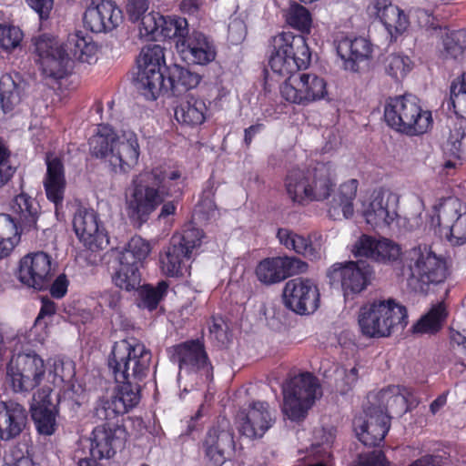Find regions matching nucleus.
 Segmentation results:
<instances>
[{"label": "nucleus", "instance_id": "obj_1", "mask_svg": "<svg viewBox=\"0 0 466 466\" xmlns=\"http://www.w3.org/2000/svg\"><path fill=\"white\" fill-rule=\"evenodd\" d=\"M184 187L179 171H168L155 167L144 172L133 181V190L127 201L129 215L140 224L148 219L149 215L163 204L157 220L169 229L177 212V198Z\"/></svg>", "mask_w": 466, "mask_h": 466}, {"label": "nucleus", "instance_id": "obj_2", "mask_svg": "<svg viewBox=\"0 0 466 466\" xmlns=\"http://www.w3.org/2000/svg\"><path fill=\"white\" fill-rule=\"evenodd\" d=\"M30 50L37 56L43 76L59 80L70 73L74 59L88 64L96 60L97 45L81 31L69 35L64 45L51 35L41 34L32 37Z\"/></svg>", "mask_w": 466, "mask_h": 466}, {"label": "nucleus", "instance_id": "obj_3", "mask_svg": "<svg viewBox=\"0 0 466 466\" xmlns=\"http://www.w3.org/2000/svg\"><path fill=\"white\" fill-rule=\"evenodd\" d=\"M90 152L108 162L115 174L128 173L138 162L140 147L135 132L117 134L111 127L101 125L89 139Z\"/></svg>", "mask_w": 466, "mask_h": 466}, {"label": "nucleus", "instance_id": "obj_4", "mask_svg": "<svg viewBox=\"0 0 466 466\" xmlns=\"http://www.w3.org/2000/svg\"><path fill=\"white\" fill-rule=\"evenodd\" d=\"M335 187V174L329 163L319 162L306 169L291 168L284 178V187L289 198L301 206L326 200Z\"/></svg>", "mask_w": 466, "mask_h": 466}, {"label": "nucleus", "instance_id": "obj_5", "mask_svg": "<svg viewBox=\"0 0 466 466\" xmlns=\"http://www.w3.org/2000/svg\"><path fill=\"white\" fill-rule=\"evenodd\" d=\"M400 272L411 289L426 292L431 285L446 279L448 268L446 259L431 246L419 245L404 252Z\"/></svg>", "mask_w": 466, "mask_h": 466}, {"label": "nucleus", "instance_id": "obj_6", "mask_svg": "<svg viewBox=\"0 0 466 466\" xmlns=\"http://www.w3.org/2000/svg\"><path fill=\"white\" fill-rule=\"evenodd\" d=\"M151 352L136 339L114 343L107 365L116 382L140 384L150 371Z\"/></svg>", "mask_w": 466, "mask_h": 466}, {"label": "nucleus", "instance_id": "obj_7", "mask_svg": "<svg viewBox=\"0 0 466 466\" xmlns=\"http://www.w3.org/2000/svg\"><path fill=\"white\" fill-rule=\"evenodd\" d=\"M358 323L364 337L387 338L407 326L408 313L406 308L393 299H378L360 309Z\"/></svg>", "mask_w": 466, "mask_h": 466}, {"label": "nucleus", "instance_id": "obj_8", "mask_svg": "<svg viewBox=\"0 0 466 466\" xmlns=\"http://www.w3.org/2000/svg\"><path fill=\"white\" fill-rule=\"evenodd\" d=\"M383 116L389 127L409 137L426 133L432 124L431 112L423 110L420 100L410 94L388 97Z\"/></svg>", "mask_w": 466, "mask_h": 466}, {"label": "nucleus", "instance_id": "obj_9", "mask_svg": "<svg viewBox=\"0 0 466 466\" xmlns=\"http://www.w3.org/2000/svg\"><path fill=\"white\" fill-rule=\"evenodd\" d=\"M270 46L268 65L279 76L306 69L310 64L311 53L302 35L282 32L271 38Z\"/></svg>", "mask_w": 466, "mask_h": 466}, {"label": "nucleus", "instance_id": "obj_10", "mask_svg": "<svg viewBox=\"0 0 466 466\" xmlns=\"http://www.w3.org/2000/svg\"><path fill=\"white\" fill-rule=\"evenodd\" d=\"M398 196L389 190H374L362 214L365 221L373 230L414 231L418 228L410 219L397 213Z\"/></svg>", "mask_w": 466, "mask_h": 466}, {"label": "nucleus", "instance_id": "obj_11", "mask_svg": "<svg viewBox=\"0 0 466 466\" xmlns=\"http://www.w3.org/2000/svg\"><path fill=\"white\" fill-rule=\"evenodd\" d=\"M46 378V364L34 350H17L6 366V382L15 392H29Z\"/></svg>", "mask_w": 466, "mask_h": 466}, {"label": "nucleus", "instance_id": "obj_12", "mask_svg": "<svg viewBox=\"0 0 466 466\" xmlns=\"http://www.w3.org/2000/svg\"><path fill=\"white\" fill-rule=\"evenodd\" d=\"M137 72L134 78L136 88L148 100L157 99L166 87L164 49L159 45L143 48L137 60Z\"/></svg>", "mask_w": 466, "mask_h": 466}, {"label": "nucleus", "instance_id": "obj_13", "mask_svg": "<svg viewBox=\"0 0 466 466\" xmlns=\"http://www.w3.org/2000/svg\"><path fill=\"white\" fill-rule=\"evenodd\" d=\"M282 392V410L293 421L304 419L315 400L321 395L318 380L309 372L291 378L283 386Z\"/></svg>", "mask_w": 466, "mask_h": 466}, {"label": "nucleus", "instance_id": "obj_14", "mask_svg": "<svg viewBox=\"0 0 466 466\" xmlns=\"http://www.w3.org/2000/svg\"><path fill=\"white\" fill-rule=\"evenodd\" d=\"M205 235H173L170 244L159 254V268L166 277L183 278L190 274V261Z\"/></svg>", "mask_w": 466, "mask_h": 466}, {"label": "nucleus", "instance_id": "obj_15", "mask_svg": "<svg viewBox=\"0 0 466 466\" xmlns=\"http://www.w3.org/2000/svg\"><path fill=\"white\" fill-rule=\"evenodd\" d=\"M200 451L209 466H222L232 459L236 451V441L228 419H219L208 429L201 441Z\"/></svg>", "mask_w": 466, "mask_h": 466}, {"label": "nucleus", "instance_id": "obj_16", "mask_svg": "<svg viewBox=\"0 0 466 466\" xmlns=\"http://www.w3.org/2000/svg\"><path fill=\"white\" fill-rule=\"evenodd\" d=\"M280 86L282 97L293 104L307 105L327 95L325 80L315 74L292 73Z\"/></svg>", "mask_w": 466, "mask_h": 466}, {"label": "nucleus", "instance_id": "obj_17", "mask_svg": "<svg viewBox=\"0 0 466 466\" xmlns=\"http://www.w3.org/2000/svg\"><path fill=\"white\" fill-rule=\"evenodd\" d=\"M370 276L369 266L355 261L336 262L326 271L329 284L340 286L345 298H352L366 289Z\"/></svg>", "mask_w": 466, "mask_h": 466}, {"label": "nucleus", "instance_id": "obj_18", "mask_svg": "<svg viewBox=\"0 0 466 466\" xmlns=\"http://www.w3.org/2000/svg\"><path fill=\"white\" fill-rule=\"evenodd\" d=\"M14 215L0 213V231L24 233L46 229L37 225L39 205L27 194L17 195L12 206Z\"/></svg>", "mask_w": 466, "mask_h": 466}, {"label": "nucleus", "instance_id": "obj_19", "mask_svg": "<svg viewBox=\"0 0 466 466\" xmlns=\"http://www.w3.org/2000/svg\"><path fill=\"white\" fill-rule=\"evenodd\" d=\"M110 395L101 398L96 407L99 420H109L125 414L136 407L140 400L141 385L130 382H116Z\"/></svg>", "mask_w": 466, "mask_h": 466}, {"label": "nucleus", "instance_id": "obj_20", "mask_svg": "<svg viewBox=\"0 0 466 466\" xmlns=\"http://www.w3.org/2000/svg\"><path fill=\"white\" fill-rule=\"evenodd\" d=\"M17 279L25 286L35 290L48 288L53 278V260L43 251L24 256L18 265Z\"/></svg>", "mask_w": 466, "mask_h": 466}, {"label": "nucleus", "instance_id": "obj_21", "mask_svg": "<svg viewBox=\"0 0 466 466\" xmlns=\"http://www.w3.org/2000/svg\"><path fill=\"white\" fill-rule=\"evenodd\" d=\"M283 301L290 310L299 315L311 314L319 305V292L316 283L305 278H296L286 282Z\"/></svg>", "mask_w": 466, "mask_h": 466}, {"label": "nucleus", "instance_id": "obj_22", "mask_svg": "<svg viewBox=\"0 0 466 466\" xmlns=\"http://www.w3.org/2000/svg\"><path fill=\"white\" fill-rule=\"evenodd\" d=\"M390 427V417L382 410L368 405L363 415L353 420L357 438L366 446L379 445L385 438Z\"/></svg>", "mask_w": 466, "mask_h": 466}, {"label": "nucleus", "instance_id": "obj_23", "mask_svg": "<svg viewBox=\"0 0 466 466\" xmlns=\"http://www.w3.org/2000/svg\"><path fill=\"white\" fill-rule=\"evenodd\" d=\"M273 423L274 419L268 410V404L265 401H253L236 417L239 433L249 439L261 438Z\"/></svg>", "mask_w": 466, "mask_h": 466}, {"label": "nucleus", "instance_id": "obj_24", "mask_svg": "<svg viewBox=\"0 0 466 466\" xmlns=\"http://www.w3.org/2000/svg\"><path fill=\"white\" fill-rule=\"evenodd\" d=\"M308 269V264L294 257H275L261 260L256 268L258 280L270 285L281 282L287 278L301 274Z\"/></svg>", "mask_w": 466, "mask_h": 466}, {"label": "nucleus", "instance_id": "obj_25", "mask_svg": "<svg viewBox=\"0 0 466 466\" xmlns=\"http://www.w3.org/2000/svg\"><path fill=\"white\" fill-rule=\"evenodd\" d=\"M169 352L171 360L178 364L180 372L199 371L207 378L211 376L212 367L208 361L204 345L198 339L174 346Z\"/></svg>", "mask_w": 466, "mask_h": 466}, {"label": "nucleus", "instance_id": "obj_26", "mask_svg": "<svg viewBox=\"0 0 466 466\" xmlns=\"http://www.w3.org/2000/svg\"><path fill=\"white\" fill-rule=\"evenodd\" d=\"M352 254L379 262H392L400 256V247L393 240L381 235H361L352 246Z\"/></svg>", "mask_w": 466, "mask_h": 466}, {"label": "nucleus", "instance_id": "obj_27", "mask_svg": "<svg viewBox=\"0 0 466 466\" xmlns=\"http://www.w3.org/2000/svg\"><path fill=\"white\" fill-rule=\"evenodd\" d=\"M122 18V11L114 1L92 0L84 13L83 21L92 32L102 33L115 29Z\"/></svg>", "mask_w": 466, "mask_h": 466}, {"label": "nucleus", "instance_id": "obj_28", "mask_svg": "<svg viewBox=\"0 0 466 466\" xmlns=\"http://www.w3.org/2000/svg\"><path fill=\"white\" fill-rule=\"evenodd\" d=\"M52 390L44 387L37 390L33 397L31 405L32 419L37 431L42 435L50 436L57 427L58 408L51 400Z\"/></svg>", "mask_w": 466, "mask_h": 466}, {"label": "nucleus", "instance_id": "obj_29", "mask_svg": "<svg viewBox=\"0 0 466 466\" xmlns=\"http://www.w3.org/2000/svg\"><path fill=\"white\" fill-rule=\"evenodd\" d=\"M412 393L410 390L400 386H389L379 392L368 395V402L377 410H382L383 413L391 416H400L409 410V401Z\"/></svg>", "mask_w": 466, "mask_h": 466}, {"label": "nucleus", "instance_id": "obj_30", "mask_svg": "<svg viewBox=\"0 0 466 466\" xmlns=\"http://www.w3.org/2000/svg\"><path fill=\"white\" fill-rule=\"evenodd\" d=\"M179 51L185 60L195 65H208L216 58L214 42L202 32H188L179 46Z\"/></svg>", "mask_w": 466, "mask_h": 466}, {"label": "nucleus", "instance_id": "obj_31", "mask_svg": "<svg viewBox=\"0 0 466 466\" xmlns=\"http://www.w3.org/2000/svg\"><path fill=\"white\" fill-rule=\"evenodd\" d=\"M120 441L116 431L105 426L96 427L88 438H81L78 442L80 449H87L94 460L109 459L116 453Z\"/></svg>", "mask_w": 466, "mask_h": 466}, {"label": "nucleus", "instance_id": "obj_32", "mask_svg": "<svg viewBox=\"0 0 466 466\" xmlns=\"http://www.w3.org/2000/svg\"><path fill=\"white\" fill-rule=\"evenodd\" d=\"M27 410L15 400L0 401V439L9 441L18 437L27 424Z\"/></svg>", "mask_w": 466, "mask_h": 466}, {"label": "nucleus", "instance_id": "obj_33", "mask_svg": "<svg viewBox=\"0 0 466 466\" xmlns=\"http://www.w3.org/2000/svg\"><path fill=\"white\" fill-rule=\"evenodd\" d=\"M337 53L344 61L346 70L358 72L360 64L371 57L372 45L364 37H344L338 43Z\"/></svg>", "mask_w": 466, "mask_h": 466}, {"label": "nucleus", "instance_id": "obj_34", "mask_svg": "<svg viewBox=\"0 0 466 466\" xmlns=\"http://www.w3.org/2000/svg\"><path fill=\"white\" fill-rule=\"evenodd\" d=\"M279 241L287 249L316 260L324 252L325 238L322 235H277Z\"/></svg>", "mask_w": 466, "mask_h": 466}, {"label": "nucleus", "instance_id": "obj_35", "mask_svg": "<svg viewBox=\"0 0 466 466\" xmlns=\"http://www.w3.org/2000/svg\"><path fill=\"white\" fill-rule=\"evenodd\" d=\"M46 174L44 187L47 198L54 202L56 207L62 203L66 188L65 169L62 160L47 154L46 157Z\"/></svg>", "mask_w": 466, "mask_h": 466}, {"label": "nucleus", "instance_id": "obj_36", "mask_svg": "<svg viewBox=\"0 0 466 466\" xmlns=\"http://www.w3.org/2000/svg\"><path fill=\"white\" fill-rule=\"evenodd\" d=\"M164 68L167 74L164 91H170L175 96H182L190 89L197 87L202 78L199 74L176 64L164 66Z\"/></svg>", "mask_w": 466, "mask_h": 466}, {"label": "nucleus", "instance_id": "obj_37", "mask_svg": "<svg viewBox=\"0 0 466 466\" xmlns=\"http://www.w3.org/2000/svg\"><path fill=\"white\" fill-rule=\"evenodd\" d=\"M26 83L18 74H5L0 78V106L5 114L12 112L22 100Z\"/></svg>", "mask_w": 466, "mask_h": 466}, {"label": "nucleus", "instance_id": "obj_38", "mask_svg": "<svg viewBox=\"0 0 466 466\" xmlns=\"http://www.w3.org/2000/svg\"><path fill=\"white\" fill-rule=\"evenodd\" d=\"M207 111L203 99L188 96L175 108V117L179 124L195 127L205 122Z\"/></svg>", "mask_w": 466, "mask_h": 466}, {"label": "nucleus", "instance_id": "obj_39", "mask_svg": "<svg viewBox=\"0 0 466 466\" xmlns=\"http://www.w3.org/2000/svg\"><path fill=\"white\" fill-rule=\"evenodd\" d=\"M459 206L458 200L452 198H448L444 203L441 204L438 215L431 217L427 226L429 231H433L434 233H453L455 230V221L459 216Z\"/></svg>", "mask_w": 466, "mask_h": 466}, {"label": "nucleus", "instance_id": "obj_40", "mask_svg": "<svg viewBox=\"0 0 466 466\" xmlns=\"http://www.w3.org/2000/svg\"><path fill=\"white\" fill-rule=\"evenodd\" d=\"M447 317L446 308L442 303H438L412 326L415 334H436L439 332Z\"/></svg>", "mask_w": 466, "mask_h": 466}, {"label": "nucleus", "instance_id": "obj_41", "mask_svg": "<svg viewBox=\"0 0 466 466\" xmlns=\"http://www.w3.org/2000/svg\"><path fill=\"white\" fill-rule=\"evenodd\" d=\"M445 150L453 157L466 161V120L457 119L449 127Z\"/></svg>", "mask_w": 466, "mask_h": 466}, {"label": "nucleus", "instance_id": "obj_42", "mask_svg": "<svg viewBox=\"0 0 466 466\" xmlns=\"http://www.w3.org/2000/svg\"><path fill=\"white\" fill-rule=\"evenodd\" d=\"M140 266L119 258V267L113 275L115 285L127 291L137 289L141 283Z\"/></svg>", "mask_w": 466, "mask_h": 466}, {"label": "nucleus", "instance_id": "obj_43", "mask_svg": "<svg viewBox=\"0 0 466 466\" xmlns=\"http://www.w3.org/2000/svg\"><path fill=\"white\" fill-rule=\"evenodd\" d=\"M188 32V23L186 18L177 15H162L158 39H176L177 46L178 48L182 40H184Z\"/></svg>", "mask_w": 466, "mask_h": 466}, {"label": "nucleus", "instance_id": "obj_44", "mask_svg": "<svg viewBox=\"0 0 466 466\" xmlns=\"http://www.w3.org/2000/svg\"><path fill=\"white\" fill-rule=\"evenodd\" d=\"M151 251V244L140 235H134L120 254L121 258L141 267Z\"/></svg>", "mask_w": 466, "mask_h": 466}, {"label": "nucleus", "instance_id": "obj_45", "mask_svg": "<svg viewBox=\"0 0 466 466\" xmlns=\"http://www.w3.org/2000/svg\"><path fill=\"white\" fill-rule=\"evenodd\" d=\"M217 215L218 210L214 200V191L212 187H209L202 192L201 198L194 210L192 219L198 225L215 219Z\"/></svg>", "mask_w": 466, "mask_h": 466}, {"label": "nucleus", "instance_id": "obj_46", "mask_svg": "<svg viewBox=\"0 0 466 466\" xmlns=\"http://www.w3.org/2000/svg\"><path fill=\"white\" fill-rule=\"evenodd\" d=\"M286 21L293 28L301 33L309 34L311 27V15L309 11L303 5L292 2L286 13Z\"/></svg>", "mask_w": 466, "mask_h": 466}, {"label": "nucleus", "instance_id": "obj_47", "mask_svg": "<svg viewBox=\"0 0 466 466\" xmlns=\"http://www.w3.org/2000/svg\"><path fill=\"white\" fill-rule=\"evenodd\" d=\"M359 182L357 179H350L339 187L334 201L341 208L344 218H349L354 213L353 200L357 195Z\"/></svg>", "mask_w": 466, "mask_h": 466}, {"label": "nucleus", "instance_id": "obj_48", "mask_svg": "<svg viewBox=\"0 0 466 466\" xmlns=\"http://www.w3.org/2000/svg\"><path fill=\"white\" fill-rule=\"evenodd\" d=\"M139 288V306L152 311L157 308L159 301L167 294L168 285L166 281H160L157 287L144 285Z\"/></svg>", "mask_w": 466, "mask_h": 466}, {"label": "nucleus", "instance_id": "obj_49", "mask_svg": "<svg viewBox=\"0 0 466 466\" xmlns=\"http://www.w3.org/2000/svg\"><path fill=\"white\" fill-rule=\"evenodd\" d=\"M75 376L74 364L70 360H55L52 366L46 367V378L48 382L59 386L64 382H69Z\"/></svg>", "mask_w": 466, "mask_h": 466}, {"label": "nucleus", "instance_id": "obj_50", "mask_svg": "<svg viewBox=\"0 0 466 466\" xmlns=\"http://www.w3.org/2000/svg\"><path fill=\"white\" fill-rule=\"evenodd\" d=\"M442 45L445 58H458L466 49V31L461 29L446 33Z\"/></svg>", "mask_w": 466, "mask_h": 466}, {"label": "nucleus", "instance_id": "obj_51", "mask_svg": "<svg viewBox=\"0 0 466 466\" xmlns=\"http://www.w3.org/2000/svg\"><path fill=\"white\" fill-rule=\"evenodd\" d=\"M411 67L412 62L408 56L390 54L384 60L385 72L395 80L405 77Z\"/></svg>", "mask_w": 466, "mask_h": 466}, {"label": "nucleus", "instance_id": "obj_52", "mask_svg": "<svg viewBox=\"0 0 466 466\" xmlns=\"http://www.w3.org/2000/svg\"><path fill=\"white\" fill-rule=\"evenodd\" d=\"M75 233H100L97 214L90 209H79L73 218Z\"/></svg>", "mask_w": 466, "mask_h": 466}, {"label": "nucleus", "instance_id": "obj_53", "mask_svg": "<svg viewBox=\"0 0 466 466\" xmlns=\"http://www.w3.org/2000/svg\"><path fill=\"white\" fill-rule=\"evenodd\" d=\"M23 38L24 33L18 26L0 24V47L5 51L21 49Z\"/></svg>", "mask_w": 466, "mask_h": 466}, {"label": "nucleus", "instance_id": "obj_54", "mask_svg": "<svg viewBox=\"0 0 466 466\" xmlns=\"http://www.w3.org/2000/svg\"><path fill=\"white\" fill-rule=\"evenodd\" d=\"M450 103L452 105L458 119H466V74L459 84L451 83L450 88Z\"/></svg>", "mask_w": 466, "mask_h": 466}, {"label": "nucleus", "instance_id": "obj_55", "mask_svg": "<svg viewBox=\"0 0 466 466\" xmlns=\"http://www.w3.org/2000/svg\"><path fill=\"white\" fill-rule=\"evenodd\" d=\"M2 466H35L33 460L28 455L25 444L18 443L12 445L4 455Z\"/></svg>", "mask_w": 466, "mask_h": 466}, {"label": "nucleus", "instance_id": "obj_56", "mask_svg": "<svg viewBox=\"0 0 466 466\" xmlns=\"http://www.w3.org/2000/svg\"><path fill=\"white\" fill-rule=\"evenodd\" d=\"M400 10L388 0H373L368 7L369 14L378 17L383 25L396 15H400Z\"/></svg>", "mask_w": 466, "mask_h": 466}, {"label": "nucleus", "instance_id": "obj_57", "mask_svg": "<svg viewBox=\"0 0 466 466\" xmlns=\"http://www.w3.org/2000/svg\"><path fill=\"white\" fill-rule=\"evenodd\" d=\"M162 15L157 12H150L144 14L139 21V34L141 37H146L147 40H158V32Z\"/></svg>", "mask_w": 466, "mask_h": 466}, {"label": "nucleus", "instance_id": "obj_58", "mask_svg": "<svg viewBox=\"0 0 466 466\" xmlns=\"http://www.w3.org/2000/svg\"><path fill=\"white\" fill-rule=\"evenodd\" d=\"M55 313L56 304L49 299H43L42 307L33 326V333H36L38 329L43 331V333L38 336V340H46V339L48 337L47 322L46 321V318L51 317Z\"/></svg>", "mask_w": 466, "mask_h": 466}, {"label": "nucleus", "instance_id": "obj_59", "mask_svg": "<svg viewBox=\"0 0 466 466\" xmlns=\"http://www.w3.org/2000/svg\"><path fill=\"white\" fill-rule=\"evenodd\" d=\"M76 237L83 247L91 252L106 249L109 246L111 248H116L111 245L109 235H76Z\"/></svg>", "mask_w": 466, "mask_h": 466}, {"label": "nucleus", "instance_id": "obj_60", "mask_svg": "<svg viewBox=\"0 0 466 466\" xmlns=\"http://www.w3.org/2000/svg\"><path fill=\"white\" fill-rule=\"evenodd\" d=\"M390 462L381 451L362 452L352 461L351 466H389Z\"/></svg>", "mask_w": 466, "mask_h": 466}, {"label": "nucleus", "instance_id": "obj_61", "mask_svg": "<svg viewBox=\"0 0 466 466\" xmlns=\"http://www.w3.org/2000/svg\"><path fill=\"white\" fill-rule=\"evenodd\" d=\"M10 153L0 139V187L5 186L15 173L9 163Z\"/></svg>", "mask_w": 466, "mask_h": 466}, {"label": "nucleus", "instance_id": "obj_62", "mask_svg": "<svg viewBox=\"0 0 466 466\" xmlns=\"http://www.w3.org/2000/svg\"><path fill=\"white\" fill-rule=\"evenodd\" d=\"M408 25V17L404 12L400 10V15H396V17L390 19L384 26L390 37L396 39L407 29Z\"/></svg>", "mask_w": 466, "mask_h": 466}, {"label": "nucleus", "instance_id": "obj_63", "mask_svg": "<svg viewBox=\"0 0 466 466\" xmlns=\"http://www.w3.org/2000/svg\"><path fill=\"white\" fill-rule=\"evenodd\" d=\"M408 25V17L404 12L400 10V15H396V17L390 19L384 26L390 37L396 39L407 29Z\"/></svg>", "mask_w": 466, "mask_h": 466}, {"label": "nucleus", "instance_id": "obj_64", "mask_svg": "<svg viewBox=\"0 0 466 466\" xmlns=\"http://www.w3.org/2000/svg\"><path fill=\"white\" fill-rule=\"evenodd\" d=\"M148 9L147 0H127V13L131 22L137 23Z\"/></svg>", "mask_w": 466, "mask_h": 466}]
</instances>
